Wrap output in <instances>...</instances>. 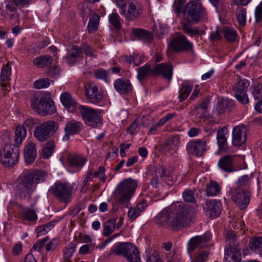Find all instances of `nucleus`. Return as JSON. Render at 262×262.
<instances>
[{
  "mask_svg": "<svg viewBox=\"0 0 262 262\" xmlns=\"http://www.w3.org/2000/svg\"><path fill=\"white\" fill-rule=\"evenodd\" d=\"M46 173L36 170L25 173L19 177L14 184V190L16 195L22 199L29 196L35 190L37 184L43 182Z\"/></svg>",
  "mask_w": 262,
  "mask_h": 262,
  "instance_id": "f257e3e1",
  "label": "nucleus"
},
{
  "mask_svg": "<svg viewBox=\"0 0 262 262\" xmlns=\"http://www.w3.org/2000/svg\"><path fill=\"white\" fill-rule=\"evenodd\" d=\"M138 78L142 81L150 75H162L165 78L170 80L172 75V67L170 63H161L156 65L152 69L149 64H145L137 69Z\"/></svg>",
  "mask_w": 262,
  "mask_h": 262,
  "instance_id": "f03ea898",
  "label": "nucleus"
},
{
  "mask_svg": "<svg viewBox=\"0 0 262 262\" xmlns=\"http://www.w3.org/2000/svg\"><path fill=\"white\" fill-rule=\"evenodd\" d=\"M32 110L42 116L53 114L56 112V107L50 95L47 94L39 95L31 101Z\"/></svg>",
  "mask_w": 262,
  "mask_h": 262,
  "instance_id": "7ed1b4c3",
  "label": "nucleus"
},
{
  "mask_svg": "<svg viewBox=\"0 0 262 262\" xmlns=\"http://www.w3.org/2000/svg\"><path fill=\"white\" fill-rule=\"evenodd\" d=\"M192 214L189 209L179 205L174 209L172 207L170 228L173 230H179L189 225L191 221Z\"/></svg>",
  "mask_w": 262,
  "mask_h": 262,
  "instance_id": "20e7f679",
  "label": "nucleus"
},
{
  "mask_svg": "<svg viewBox=\"0 0 262 262\" xmlns=\"http://www.w3.org/2000/svg\"><path fill=\"white\" fill-rule=\"evenodd\" d=\"M110 252L116 255L123 256L128 262L141 261L139 250L134 244L130 243H120L112 247Z\"/></svg>",
  "mask_w": 262,
  "mask_h": 262,
  "instance_id": "39448f33",
  "label": "nucleus"
},
{
  "mask_svg": "<svg viewBox=\"0 0 262 262\" xmlns=\"http://www.w3.org/2000/svg\"><path fill=\"white\" fill-rule=\"evenodd\" d=\"M137 180L131 178L123 179L115 190L116 199L120 203L128 201L137 188Z\"/></svg>",
  "mask_w": 262,
  "mask_h": 262,
  "instance_id": "423d86ee",
  "label": "nucleus"
},
{
  "mask_svg": "<svg viewBox=\"0 0 262 262\" xmlns=\"http://www.w3.org/2000/svg\"><path fill=\"white\" fill-rule=\"evenodd\" d=\"M187 21L198 23L207 17V12L202 3H188L184 10Z\"/></svg>",
  "mask_w": 262,
  "mask_h": 262,
  "instance_id": "0eeeda50",
  "label": "nucleus"
},
{
  "mask_svg": "<svg viewBox=\"0 0 262 262\" xmlns=\"http://www.w3.org/2000/svg\"><path fill=\"white\" fill-rule=\"evenodd\" d=\"M58 128V124L54 121L43 122L35 127L34 136L38 141L43 142L52 136Z\"/></svg>",
  "mask_w": 262,
  "mask_h": 262,
  "instance_id": "6e6552de",
  "label": "nucleus"
},
{
  "mask_svg": "<svg viewBox=\"0 0 262 262\" xmlns=\"http://www.w3.org/2000/svg\"><path fill=\"white\" fill-rule=\"evenodd\" d=\"M49 191L60 203L68 204L71 201L72 187L66 182H56Z\"/></svg>",
  "mask_w": 262,
  "mask_h": 262,
  "instance_id": "1a4fd4ad",
  "label": "nucleus"
},
{
  "mask_svg": "<svg viewBox=\"0 0 262 262\" xmlns=\"http://www.w3.org/2000/svg\"><path fill=\"white\" fill-rule=\"evenodd\" d=\"M79 113L85 123L92 127L101 126L102 119L98 111L85 105L79 106Z\"/></svg>",
  "mask_w": 262,
  "mask_h": 262,
  "instance_id": "9d476101",
  "label": "nucleus"
},
{
  "mask_svg": "<svg viewBox=\"0 0 262 262\" xmlns=\"http://www.w3.org/2000/svg\"><path fill=\"white\" fill-rule=\"evenodd\" d=\"M19 151L16 147L12 145H5L0 155V161L5 167L12 166L18 161Z\"/></svg>",
  "mask_w": 262,
  "mask_h": 262,
  "instance_id": "9b49d317",
  "label": "nucleus"
},
{
  "mask_svg": "<svg viewBox=\"0 0 262 262\" xmlns=\"http://www.w3.org/2000/svg\"><path fill=\"white\" fill-rule=\"evenodd\" d=\"M168 47L176 52H191L193 45L186 36L179 34L171 39Z\"/></svg>",
  "mask_w": 262,
  "mask_h": 262,
  "instance_id": "f8f14e48",
  "label": "nucleus"
},
{
  "mask_svg": "<svg viewBox=\"0 0 262 262\" xmlns=\"http://www.w3.org/2000/svg\"><path fill=\"white\" fill-rule=\"evenodd\" d=\"M120 13L128 20H133L138 17L143 12L142 6L135 0L128 2L126 7Z\"/></svg>",
  "mask_w": 262,
  "mask_h": 262,
  "instance_id": "ddd939ff",
  "label": "nucleus"
},
{
  "mask_svg": "<svg viewBox=\"0 0 262 262\" xmlns=\"http://www.w3.org/2000/svg\"><path fill=\"white\" fill-rule=\"evenodd\" d=\"M85 92L86 98L92 103L99 104L103 100V95L98 86L94 83H89L85 85Z\"/></svg>",
  "mask_w": 262,
  "mask_h": 262,
  "instance_id": "4468645a",
  "label": "nucleus"
},
{
  "mask_svg": "<svg viewBox=\"0 0 262 262\" xmlns=\"http://www.w3.org/2000/svg\"><path fill=\"white\" fill-rule=\"evenodd\" d=\"M248 86L249 83L247 80H239L233 86L236 99L243 104H246L249 102L248 97L246 93V90Z\"/></svg>",
  "mask_w": 262,
  "mask_h": 262,
  "instance_id": "2eb2a0df",
  "label": "nucleus"
},
{
  "mask_svg": "<svg viewBox=\"0 0 262 262\" xmlns=\"http://www.w3.org/2000/svg\"><path fill=\"white\" fill-rule=\"evenodd\" d=\"M206 142L204 139L189 141L186 144L188 153L198 157L202 156L206 150Z\"/></svg>",
  "mask_w": 262,
  "mask_h": 262,
  "instance_id": "dca6fc26",
  "label": "nucleus"
},
{
  "mask_svg": "<svg viewBox=\"0 0 262 262\" xmlns=\"http://www.w3.org/2000/svg\"><path fill=\"white\" fill-rule=\"evenodd\" d=\"M211 236L210 233H207L202 236H196L192 238L188 243V249L194 251L197 248H204L208 246Z\"/></svg>",
  "mask_w": 262,
  "mask_h": 262,
  "instance_id": "f3484780",
  "label": "nucleus"
},
{
  "mask_svg": "<svg viewBox=\"0 0 262 262\" xmlns=\"http://www.w3.org/2000/svg\"><path fill=\"white\" fill-rule=\"evenodd\" d=\"M247 128L241 125L235 127L232 130V143L235 146H242L246 141Z\"/></svg>",
  "mask_w": 262,
  "mask_h": 262,
  "instance_id": "a211bd4d",
  "label": "nucleus"
},
{
  "mask_svg": "<svg viewBox=\"0 0 262 262\" xmlns=\"http://www.w3.org/2000/svg\"><path fill=\"white\" fill-rule=\"evenodd\" d=\"M232 199L241 209H244L249 203V192L247 190L237 188L233 194Z\"/></svg>",
  "mask_w": 262,
  "mask_h": 262,
  "instance_id": "6ab92c4d",
  "label": "nucleus"
},
{
  "mask_svg": "<svg viewBox=\"0 0 262 262\" xmlns=\"http://www.w3.org/2000/svg\"><path fill=\"white\" fill-rule=\"evenodd\" d=\"M82 127L80 122L74 120L68 121L64 128L65 135L63 137V140H68L70 136L79 133L82 129Z\"/></svg>",
  "mask_w": 262,
  "mask_h": 262,
  "instance_id": "aec40b11",
  "label": "nucleus"
},
{
  "mask_svg": "<svg viewBox=\"0 0 262 262\" xmlns=\"http://www.w3.org/2000/svg\"><path fill=\"white\" fill-rule=\"evenodd\" d=\"M155 172L156 177L150 182L154 187H158L160 181H165L170 175V170L162 166L158 167Z\"/></svg>",
  "mask_w": 262,
  "mask_h": 262,
  "instance_id": "412c9836",
  "label": "nucleus"
},
{
  "mask_svg": "<svg viewBox=\"0 0 262 262\" xmlns=\"http://www.w3.org/2000/svg\"><path fill=\"white\" fill-rule=\"evenodd\" d=\"M172 206L170 208H165L159 212L156 217V223L159 225H166L170 228V221Z\"/></svg>",
  "mask_w": 262,
  "mask_h": 262,
  "instance_id": "4be33fe9",
  "label": "nucleus"
},
{
  "mask_svg": "<svg viewBox=\"0 0 262 262\" xmlns=\"http://www.w3.org/2000/svg\"><path fill=\"white\" fill-rule=\"evenodd\" d=\"M241 250L237 247H229L225 248L224 262H241Z\"/></svg>",
  "mask_w": 262,
  "mask_h": 262,
  "instance_id": "5701e85b",
  "label": "nucleus"
},
{
  "mask_svg": "<svg viewBox=\"0 0 262 262\" xmlns=\"http://www.w3.org/2000/svg\"><path fill=\"white\" fill-rule=\"evenodd\" d=\"M60 99L62 104L69 112H72L75 110L77 107L76 101L69 92L62 93Z\"/></svg>",
  "mask_w": 262,
  "mask_h": 262,
  "instance_id": "b1692460",
  "label": "nucleus"
},
{
  "mask_svg": "<svg viewBox=\"0 0 262 262\" xmlns=\"http://www.w3.org/2000/svg\"><path fill=\"white\" fill-rule=\"evenodd\" d=\"M115 89L120 94L129 93L132 91V84L125 78L117 79L114 83Z\"/></svg>",
  "mask_w": 262,
  "mask_h": 262,
  "instance_id": "393cba45",
  "label": "nucleus"
},
{
  "mask_svg": "<svg viewBox=\"0 0 262 262\" xmlns=\"http://www.w3.org/2000/svg\"><path fill=\"white\" fill-rule=\"evenodd\" d=\"M147 206L146 203L143 201L139 202L135 206L129 207L127 212L128 217L132 221H135L144 211Z\"/></svg>",
  "mask_w": 262,
  "mask_h": 262,
  "instance_id": "a878e982",
  "label": "nucleus"
},
{
  "mask_svg": "<svg viewBox=\"0 0 262 262\" xmlns=\"http://www.w3.org/2000/svg\"><path fill=\"white\" fill-rule=\"evenodd\" d=\"M36 145L33 142H29L24 149V155L25 161L28 163H33L36 157Z\"/></svg>",
  "mask_w": 262,
  "mask_h": 262,
  "instance_id": "bb28decb",
  "label": "nucleus"
},
{
  "mask_svg": "<svg viewBox=\"0 0 262 262\" xmlns=\"http://www.w3.org/2000/svg\"><path fill=\"white\" fill-rule=\"evenodd\" d=\"M180 138L178 135H173L166 139L163 144V147L166 151L177 150L180 145Z\"/></svg>",
  "mask_w": 262,
  "mask_h": 262,
  "instance_id": "cd10ccee",
  "label": "nucleus"
},
{
  "mask_svg": "<svg viewBox=\"0 0 262 262\" xmlns=\"http://www.w3.org/2000/svg\"><path fill=\"white\" fill-rule=\"evenodd\" d=\"M233 156L227 155L220 159L218 162L219 166L223 170L227 172L234 171L232 166Z\"/></svg>",
  "mask_w": 262,
  "mask_h": 262,
  "instance_id": "c85d7f7f",
  "label": "nucleus"
},
{
  "mask_svg": "<svg viewBox=\"0 0 262 262\" xmlns=\"http://www.w3.org/2000/svg\"><path fill=\"white\" fill-rule=\"evenodd\" d=\"M206 205L211 216L216 217L219 216L221 208L220 202L216 200H212L207 202Z\"/></svg>",
  "mask_w": 262,
  "mask_h": 262,
  "instance_id": "c756f323",
  "label": "nucleus"
},
{
  "mask_svg": "<svg viewBox=\"0 0 262 262\" xmlns=\"http://www.w3.org/2000/svg\"><path fill=\"white\" fill-rule=\"evenodd\" d=\"M221 190V186L214 181H210L206 186V193L207 196H215L220 193Z\"/></svg>",
  "mask_w": 262,
  "mask_h": 262,
  "instance_id": "7c9ffc66",
  "label": "nucleus"
},
{
  "mask_svg": "<svg viewBox=\"0 0 262 262\" xmlns=\"http://www.w3.org/2000/svg\"><path fill=\"white\" fill-rule=\"evenodd\" d=\"M233 101L228 98H221L218 99L216 111L219 114H223L233 106Z\"/></svg>",
  "mask_w": 262,
  "mask_h": 262,
  "instance_id": "2f4dec72",
  "label": "nucleus"
},
{
  "mask_svg": "<svg viewBox=\"0 0 262 262\" xmlns=\"http://www.w3.org/2000/svg\"><path fill=\"white\" fill-rule=\"evenodd\" d=\"M86 162V158L80 155H74L69 159L71 166L79 170L84 166Z\"/></svg>",
  "mask_w": 262,
  "mask_h": 262,
  "instance_id": "473e14b6",
  "label": "nucleus"
},
{
  "mask_svg": "<svg viewBox=\"0 0 262 262\" xmlns=\"http://www.w3.org/2000/svg\"><path fill=\"white\" fill-rule=\"evenodd\" d=\"M228 133V129L226 127L220 129L217 133L216 139L219 147L225 149L227 146L226 135Z\"/></svg>",
  "mask_w": 262,
  "mask_h": 262,
  "instance_id": "72a5a7b5",
  "label": "nucleus"
},
{
  "mask_svg": "<svg viewBox=\"0 0 262 262\" xmlns=\"http://www.w3.org/2000/svg\"><path fill=\"white\" fill-rule=\"evenodd\" d=\"M76 245L74 242H70L63 251V262H72L71 258L75 251Z\"/></svg>",
  "mask_w": 262,
  "mask_h": 262,
  "instance_id": "f704fd0d",
  "label": "nucleus"
},
{
  "mask_svg": "<svg viewBox=\"0 0 262 262\" xmlns=\"http://www.w3.org/2000/svg\"><path fill=\"white\" fill-rule=\"evenodd\" d=\"M6 5V13L4 16L6 18L12 19L14 17H17L18 14L16 8L14 6L12 2L11 1H6L5 2Z\"/></svg>",
  "mask_w": 262,
  "mask_h": 262,
  "instance_id": "c9c22d12",
  "label": "nucleus"
},
{
  "mask_svg": "<svg viewBox=\"0 0 262 262\" xmlns=\"http://www.w3.org/2000/svg\"><path fill=\"white\" fill-rule=\"evenodd\" d=\"M27 130L24 125H18L15 131V141L17 144H20L26 137Z\"/></svg>",
  "mask_w": 262,
  "mask_h": 262,
  "instance_id": "e433bc0d",
  "label": "nucleus"
},
{
  "mask_svg": "<svg viewBox=\"0 0 262 262\" xmlns=\"http://www.w3.org/2000/svg\"><path fill=\"white\" fill-rule=\"evenodd\" d=\"M222 32L226 39L229 42L235 41L237 37L236 31L229 27H224L222 29Z\"/></svg>",
  "mask_w": 262,
  "mask_h": 262,
  "instance_id": "4c0bfd02",
  "label": "nucleus"
},
{
  "mask_svg": "<svg viewBox=\"0 0 262 262\" xmlns=\"http://www.w3.org/2000/svg\"><path fill=\"white\" fill-rule=\"evenodd\" d=\"M53 61L52 57L50 55H46L45 56H40L34 59L33 64L40 68L45 66H50Z\"/></svg>",
  "mask_w": 262,
  "mask_h": 262,
  "instance_id": "58836bf2",
  "label": "nucleus"
},
{
  "mask_svg": "<svg viewBox=\"0 0 262 262\" xmlns=\"http://www.w3.org/2000/svg\"><path fill=\"white\" fill-rule=\"evenodd\" d=\"M81 51L77 46H73L67 54L66 59L69 64L73 63L76 59L79 57Z\"/></svg>",
  "mask_w": 262,
  "mask_h": 262,
  "instance_id": "ea45409f",
  "label": "nucleus"
},
{
  "mask_svg": "<svg viewBox=\"0 0 262 262\" xmlns=\"http://www.w3.org/2000/svg\"><path fill=\"white\" fill-rule=\"evenodd\" d=\"M20 214L25 220L34 221L37 219V215L35 211L29 208H23L20 211Z\"/></svg>",
  "mask_w": 262,
  "mask_h": 262,
  "instance_id": "a19ab883",
  "label": "nucleus"
},
{
  "mask_svg": "<svg viewBox=\"0 0 262 262\" xmlns=\"http://www.w3.org/2000/svg\"><path fill=\"white\" fill-rule=\"evenodd\" d=\"M100 16L97 14H93L90 18L88 25V29L90 32L93 33L96 31L98 27Z\"/></svg>",
  "mask_w": 262,
  "mask_h": 262,
  "instance_id": "79ce46f5",
  "label": "nucleus"
},
{
  "mask_svg": "<svg viewBox=\"0 0 262 262\" xmlns=\"http://www.w3.org/2000/svg\"><path fill=\"white\" fill-rule=\"evenodd\" d=\"M121 19L117 13H112L108 16V21L115 29L119 30L121 28Z\"/></svg>",
  "mask_w": 262,
  "mask_h": 262,
  "instance_id": "37998d69",
  "label": "nucleus"
},
{
  "mask_svg": "<svg viewBox=\"0 0 262 262\" xmlns=\"http://www.w3.org/2000/svg\"><path fill=\"white\" fill-rule=\"evenodd\" d=\"M55 143L53 140H49L42 149V155L43 159L49 158L53 154Z\"/></svg>",
  "mask_w": 262,
  "mask_h": 262,
  "instance_id": "c03bdc74",
  "label": "nucleus"
},
{
  "mask_svg": "<svg viewBox=\"0 0 262 262\" xmlns=\"http://www.w3.org/2000/svg\"><path fill=\"white\" fill-rule=\"evenodd\" d=\"M11 73V67L9 64L7 63L2 69L1 70V81L2 86L5 87L6 86V84L3 82L7 81L9 80Z\"/></svg>",
  "mask_w": 262,
  "mask_h": 262,
  "instance_id": "a18cd8bd",
  "label": "nucleus"
},
{
  "mask_svg": "<svg viewBox=\"0 0 262 262\" xmlns=\"http://www.w3.org/2000/svg\"><path fill=\"white\" fill-rule=\"evenodd\" d=\"M115 222L116 220L113 219L105 222L103 225V235L104 236H108L113 232L115 228Z\"/></svg>",
  "mask_w": 262,
  "mask_h": 262,
  "instance_id": "49530a36",
  "label": "nucleus"
},
{
  "mask_svg": "<svg viewBox=\"0 0 262 262\" xmlns=\"http://www.w3.org/2000/svg\"><path fill=\"white\" fill-rule=\"evenodd\" d=\"M250 91L255 100L262 98V83H253L250 87Z\"/></svg>",
  "mask_w": 262,
  "mask_h": 262,
  "instance_id": "de8ad7c7",
  "label": "nucleus"
},
{
  "mask_svg": "<svg viewBox=\"0 0 262 262\" xmlns=\"http://www.w3.org/2000/svg\"><path fill=\"white\" fill-rule=\"evenodd\" d=\"M192 88V85H183L182 86L180 90L179 96V98L181 102L183 101L188 97Z\"/></svg>",
  "mask_w": 262,
  "mask_h": 262,
  "instance_id": "09e8293b",
  "label": "nucleus"
},
{
  "mask_svg": "<svg viewBox=\"0 0 262 262\" xmlns=\"http://www.w3.org/2000/svg\"><path fill=\"white\" fill-rule=\"evenodd\" d=\"M236 16L238 23L242 26H245L246 23V10L244 8L237 9Z\"/></svg>",
  "mask_w": 262,
  "mask_h": 262,
  "instance_id": "8fccbe9b",
  "label": "nucleus"
},
{
  "mask_svg": "<svg viewBox=\"0 0 262 262\" xmlns=\"http://www.w3.org/2000/svg\"><path fill=\"white\" fill-rule=\"evenodd\" d=\"M182 30L185 33L192 37L195 35L200 34V30L197 28H192L189 24L184 23L182 27Z\"/></svg>",
  "mask_w": 262,
  "mask_h": 262,
  "instance_id": "3c124183",
  "label": "nucleus"
},
{
  "mask_svg": "<svg viewBox=\"0 0 262 262\" xmlns=\"http://www.w3.org/2000/svg\"><path fill=\"white\" fill-rule=\"evenodd\" d=\"M134 33L135 35L146 40L148 42H149L152 39V36L149 32L141 29H135Z\"/></svg>",
  "mask_w": 262,
  "mask_h": 262,
  "instance_id": "603ef678",
  "label": "nucleus"
},
{
  "mask_svg": "<svg viewBox=\"0 0 262 262\" xmlns=\"http://www.w3.org/2000/svg\"><path fill=\"white\" fill-rule=\"evenodd\" d=\"M94 75L97 79H101L105 82H107L108 77V73L106 70L103 69H99L94 71Z\"/></svg>",
  "mask_w": 262,
  "mask_h": 262,
  "instance_id": "864d4df0",
  "label": "nucleus"
},
{
  "mask_svg": "<svg viewBox=\"0 0 262 262\" xmlns=\"http://www.w3.org/2000/svg\"><path fill=\"white\" fill-rule=\"evenodd\" d=\"M50 84L49 80L45 78L37 80L34 82V88L37 89L47 88L49 86Z\"/></svg>",
  "mask_w": 262,
  "mask_h": 262,
  "instance_id": "5fc2aeb1",
  "label": "nucleus"
},
{
  "mask_svg": "<svg viewBox=\"0 0 262 262\" xmlns=\"http://www.w3.org/2000/svg\"><path fill=\"white\" fill-rule=\"evenodd\" d=\"M208 105V102L204 101L196 107L195 110L198 111L197 113L200 114L201 117H206L208 115L206 112Z\"/></svg>",
  "mask_w": 262,
  "mask_h": 262,
  "instance_id": "6e6d98bb",
  "label": "nucleus"
},
{
  "mask_svg": "<svg viewBox=\"0 0 262 262\" xmlns=\"http://www.w3.org/2000/svg\"><path fill=\"white\" fill-rule=\"evenodd\" d=\"M262 245V237H254L249 243V247L251 250H255L261 247Z\"/></svg>",
  "mask_w": 262,
  "mask_h": 262,
  "instance_id": "4d7b16f0",
  "label": "nucleus"
},
{
  "mask_svg": "<svg viewBox=\"0 0 262 262\" xmlns=\"http://www.w3.org/2000/svg\"><path fill=\"white\" fill-rule=\"evenodd\" d=\"M146 262H162L156 251H149L146 254Z\"/></svg>",
  "mask_w": 262,
  "mask_h": 262,
  "instance_id": "13d9d810",
  "label": "nucleus"
},
{
  "mask_svg": "<svg viewBox=\"0 0 262 262\" xmlns=\"http://www.w3.org/2000/svg\"><path fill=\"white\" fill-rule=\"evenodd\" d=\"M183 199L185 202H193L195 201L194 190L186 189L183 193Z\"/></svg>",
  "mask_w": 262,
  "mask_h": 262,
  "instance_id": "bf43d9fd",
  "label": "nucleus"
},
{
  "mask_svg": "<svg viewBox=\"0 0 262 262\" xmlns=\"http://www.w3.org/2000/svg\"><path fill=\"white\" fill-rule=\"evenodd\" d=\"M208 254L207 251H201L192 259L191 262H206L208 259Z\"/></svg>",
  "mask_w": 262,
  "mask_h": 262,
  "instance_id": "052dcab7",
  "label": "nucleus"
},
{
  "mask_svg": "<svg viewBox=\"0 0 262 262\" xmlns=\"http://www.w3.org/2000/svg\"><path fill=\"white\" fill-rule=\"evenodd\" d=\"M39 123V120L36 118H28L24 122L22 125H24L25 127H27L29 129H32L35 125Z\"/></svg>",
  "mask_w": 262,
  "mask_h": 262,
  "instance_id": "680f3d73",
  "label": "nucleus"
},
{
  "mask_svg": "<svg viewBox=\"0 0 262 262\" xmlns=\"http://www.w3.org/2000/svg\"><path fill=\"white\" fill-rule=\"evenodd\" d=\"M251 179L248 175H244L238 180V186L239 187H247L250 184Z\"/></svg>",
  "mask_w": 262,
  "mask_h": 262,
  "instance_id": "e2e57ef3",
  "label": "nucleus"
},
{
  "mask_svg": "<svg viewBox=\"0 0 262 262\" xmlns=\"http://www.w3.org/2000/svg\"><path fill=\"white\" fill-rule=\"evenodd\" d=\"M105 168L103 166H100L98 170L93 172V176L95 178L100 177V180L102 182H104L106 180V177L104 176Z\"/></svg>",
  "mask_w": 262,
  "mask_h": 262,
  "instance_id": "0e129e2a",
  "label": "nucleus"
},
{
  "mask_svg": "<svg viewBox=\"0 0 262 262\" xmlns=\"http://www.w3.org/2000/svg\"><path fill=\"white\" fill-rule=\"evenodd\" d=\"M53 226V224L51 223L42 225L37 228V232L38 233L40 234V235L45 234L46 233L50 230Z\"/></svg>",
  "mask_w": 262,
  "mask_h": 262,
  "instance_id": "69168bd1",
  "label": "nucleus"
},
{
  "mask_svg": "<svg viewBox=\"0 0 262 262\" xmlns=\"http://www.w3.org/2000/svg\"><path fill=\"white\" fill-rule=\"evenodd\" d=\"M95 246V244L83 245L80 248L79 250V253L81 254H86L90 252L91 249L93 250Z\"/></svg>",
  "mask_w": 262,
  "mask_h": 262,
  "instance_id": "338daca9",
  "label": "nucleus"
},
{
  "mask_svg": "<svg viewBox=\"0 0 262 262\" xmlns=\"http://www.w3.org/2000/svg\"><path fill=\"white\" fill-rule=\"evenodd\" d=\"M59 245V240L55 238L46 245V250L50 251L55 249Z\"/></svg>",
  "mask_w": 262,
  "mask_h": 262,
  "instance_id": "774afa93",
  "label": "nucleus"
}]
</instances>
